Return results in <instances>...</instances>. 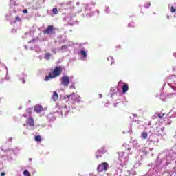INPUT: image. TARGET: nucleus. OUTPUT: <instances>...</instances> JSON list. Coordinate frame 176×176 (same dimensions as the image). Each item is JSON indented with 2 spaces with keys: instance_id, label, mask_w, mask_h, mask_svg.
<instances>
[{
  "instance_id": "obj_28",
  "label": "nucleus",
  "mask_w": 176,
  "mask_h": 176,
  "mask_svg": "<svg viewBox=\"0 0 176 176\" xmlns=\"http://www.w3.org/2000/svg\"><path fill=\"white\" fill-rule=\"evenodd\" d=\"M129 27H130V23L129 24Z\"/></svg>"
},
{
  "instance_id": "obj_8",
  "label": "nucleus",
  "mask_w": 176,
  "mask_h": 176,
  "mask_svg": "<svg viewBox=\"0 0 176 176\" xmlns=\"http://www.w3.org/2000/svg\"><path fill=\"white\" fill-rule=\"evenodd\" d=\"M52 98L53 101H57V100H58V94H57L56 91H54Z\"/></svg>"
},
{
  "instance_id": "obj_6",
  "label": "nucleus",
  "mask_w": 176,
  "mask_h": 176,
  "mask_svg": "<svg viewBox=\"0 0 176 176\" xmlns=\"http://www.w3.org/2000/svg\"><path fill=\"white\" fill-rule=\"evenodd\" d=\"M60 84L65 87H68L69 85V77L68 76H63Z\"/></svg>"
},
{
  "instance_id": "obj_15",
  "label": "nucleus",
  "mask_w": 176,
  "mask_h": 176,
  "mask_svg": "<svg viewBox=\"0 0 176 176\" xmlns=\"http://www.w3.org/2000/svg\"><path fill=\"white\" fill-rule=\"evenodd\" d=\"M165 116H166L165 113H162V114L157 113V118H159L160 119H162V118H164Z\"/></svg>"
},
{
  "instance_id": "obj_19",
  "label": "nucleus",
  "mask_w": 176,
  "mask_h": 176,
  "mask_svg": "<svg viewBox=\"0 0 176 176\" xmlns=\"http://www.w3.org/2000/svg\"><path fill=\"white\" fill-rule=\"evenodd\" d=\"M175 8H174V6H172L171 8H170V12H172V13H175Z\"/></svg>"
},
{
  "instance_id": "obj_24",
  "label": "nucleus",
  "mask_w": 176,
  "mask_h": 176,
  "mask_svg": "<svg viewBox=\"0 0 176 176\" xmlns=\"http://www.w3.org/2000/svg\"><path fill=\"white\" fill-rule=\"evenodd\" d=\"M5 175H6L5 172H2V173H1V176H5Z\"/></svg>"
},
{
  "instance_id": "obj_16",
  "label": "nucleus",
  "mask_w": 176,
  "mask_h": 176,
  "mask_svg": "<svg viewBox=\"0 0 176 176\" xmlns=\"http://www.w3.org/2000/svg\"><path fill=\"white\" fill-rule=\"evenodd\" d=\"M52 13H54V14H58V10H57V8H53Z\"/></svg>"
},
{
  "instance_id": "obj_13",
  "label": "nucleus",
  "mask_w": 176,
  "mask_h": 176,
  "mask_svg": "<svg viewBox=\"0 0 176 176\" xmlns=\"http://www.w3.org/2000/svg\"><path fill=\"white\" fill-rule=\"evenodd\" d=\"M142 137L144 140H146L148 138V133L146 132H142Z\"/></svg>"
},
{
  "instance_id": "obj_20",
  "label": "nucleus",
  "mask_w": 176,
  "mask_h": 176,
  "mask_svg": "<svg viewBox=\"0 0 176 176\" xmlns=\"http://www.w3.org/2000/svg\"><path fill=\"white\" fill-rule=\"evenodd\" d=\"M69 89H76V87H75V84H72V85H70Z\"/></svg>"
},
{
  "instance_id": "obj_17",
  "label": "nucleus",
  "mask_w": 176,
  "mask_h": 176,
  "mask_svg": "<svg viewBox=\"0 0 176 176\" xmlns=\"http://www.w3.org/2000/svg\"><path fill=\"white\" fill-rule=\"evenodd\" d=\"M23 175H25V176H31V175L30 174V172H28V170H24Z\"/></svg>"
},
{
  "instance_id": "obj_21",
  "label": "nucleus",
  "mask_w": 176,
  "mask_h": 176,
  "mask_svg": "<svg viewBox=\"0 0 176 176\" xmlns=\"http://www.w3.org/2000/svg\"><path fill=\"white\" fill-rule=\"evenodd\" d=\"M15 19H16V21H21V19L19 18V16H16L15 17Z\"/></svg>"
},
{
  "instance_id": "obj_9",
  "label": "nucleus",
  "mask_w": 176,
  "mask_h": 176,
  "mask_svg": "<svg viewBox=\"0 0 176 176\" xmlns=\"http://www.w3.org/2000/svg\"><path fill=\"white\" fill-rule=\"evenodd\" d=\"M129 90V85L127 84H124L123 86H122V93H127Z\"/></svg>"
},
{
  "instance_id": "obj_14",
  "label": "nucleus",
  "mask_w": 176,
  "mask_h": 176,
  "mask_svg": "<svg viewBox=\"0 0 176 176\" xmlns=\"http://www.w3.org/2000/svg\"><path fill=\"white\" fill-rule=\"evenodd\" d=\"M26 113L29 116H31V115L32 114V109L30 108V109H26Z\"/></svg>"
},
{
  "instance_id": "obj_2",
  "label": "nucleus",
  "mask_w": 176,
  "mask_h": 176,
  "mask_svg": "<svg viewBox=\"0 0 176 176\" xmlns=\"http://www.w3.org/2000/svg\"><path fill=\"white\" fill-rule=\"evenodd\" d=\"M65 97L66 98H72L73 104L82 102V97L79 95H76L75 92L72 93L70 95H66Z\"/></svg>"
},
{
  "instance_id": "obj_10",
  "label": "nucleus",
  "mask_w": 176,
  "mask_h": 176,
  "mask_svg": "<svg viewBox=\"0 0 176 176\" xmlns=\"http://www.w3.org/2000/svg\"><path fill=\"white\" fill-rule=\"evenodd\" d=\"M81 57H82V58H87V53L85 51V50H81L80 52Z\"/></svg>"
},
{
  "instance_id": "obj_18",
  "label": "nucleus",
  "mask_w": 176,
  "mask_h": 176,
  "mask_svg": "<svg viewBox=\"0 0 176 176\" xmlns=\"http://www.w3.org/2000/svg\"><path fill=\"white\" fill-rule=\"evenodd\" d=\"M151 6V3L150 2H147L144 4V8H149Z\"/></svg>"
},
{
  "instance_id": "obj_1",
  "label": "nucleus",
  "mask_w": 176,
  "mask_h": 176,
  "mask_svg": "<svg viewBox=\"0 0 176 176\" xmlns=\"http://www.w3.org/2000/svg\"><path fill=\"white\" fill-rule=\"evenodd\" d=\"M63 73V67L56 66L52 72H50L48 75L45 76V80L48 82L50 79H54V78H58Z\"/></svg>"
},
{
  "instance_id": "obj_11",
  "label": "nucleus",
  "mask_w": 176,
  "mask_h": 176,
  "mask_svg": "<svg viewBox=\"0 0 176 176\" xmlns=\"http://www.w3.org/2000/svg\"><path fill=\"white\" fill-rule=\"evenodd\" d=\"M50 57H52V54L50 53H45L44 55V58H45V60H50Z\"/></svg>"
},
{
  "instance_id": "obj_5",
  "label": "nucleus",
  "mask_w": 176,
  "mask_h": 176,
  "mask_svg": "<svg viewBox=\"0 0 176 176\" xmlns=\"http://www.w3.org/2000/svg\"><path fill=\"white\" fill-rule=\"evenodd\" d=\"M23 126H28V127H35V120L34 118L29 117L26 120V124H23Z\"/></svg>"
},
{
  "instance_id": "obj_25",
  "label": "nucleus",
  "mask_w": 176,
  "mask_h": 176,
  "mask_svg": "<svg viewBox=\"0 0 176 176\" xmlns=\"http://www.w3.org/2000/svg\"><path fill=\"white\" fill-rule=\"evenodd\" d=\"M23 118H28V116L27 114H23Z\"/></svg>"
},
{
  "instance_id": "obj_27",
  "label": "nucleus",
  "mask_w": 176,
  "mask_h": 176,
  "mask_svg": "<svg viewBox=\"0 0 176 176\" xmlns=\"http://www.w3.org/2000/svg\"><path fill=\"white\" fill-rule=\"evenodd\" d=\"M14 31H15V32H17V30H14Z\"/></svg>"
},
{
  "instance_id": "obj_12",
  "label": "nucleus",
  "mask_w": 176,
  "mask_h": 176,
  "mask_svg": "<svg viewBox=\"0 0 176 176\" xmlns=\"http://www.w3.org/2000/svg\"><path fill=\"white\" fill-rule=\"evenodd\" d=\"M34 140L37 142H41V141H42V138L41 137V135H36L35 136Z\"/></svg>"
},
{
  "instance_id": "obj_3",
  "label": "nucleus",
  "mask_w": 176,
  "mask_h": 176,
  "mask_svg": "<svg viewBox=\"0 0 176 176\" xmlns=\"http://www.w3.org/2000/svg\"><path fill=\"white\" fill-rule=\"evenodd\" d=\"M43 34L45 35H56V28H54V26L50 25L43 30Z\"/></svg>"
},
{
  "instance_id": "obj_7",
  "label": "nucleus",
  "mask_w": 176,
  "mask_h": 176,
  "mask_svg": "<svg viewBox=\"0 0 176 176\" xmlns=\"http://www.w3.org/2000/svg\"><path fill=\"white\" fill-rule=\"evenodd\" d=\"M43 111V107L41 105L37 104L34 107V112L36 113H41Z\"/></svg>"
},
{
  "instance_id": "obj_26",
  "label": "nucleus",
  "mask_w": 176,
  "mask_h": 176,
  "mask_svg": "<svg viewBox=\"0 0 176 176\" xmlns=\"http://www.w3.org/2000/svg\"><path fill=\"white\" fill-rule=\"evenodd\" d=\"M23 83H25V80L24 78H22Z\"/></svg>"
},
{
  "instance_id": "obj_23",
  "label": "nucleus",
  "mask_w": 176,
  "mask_h": 176,
  "mask_svg": "<svg viewBox=\"0 0 176 176\" xmlns=\"http://www.w3.org/2000/svg\"><path fill=\"white\" fill-rule=\"evenodd\" d=\"M23 12V13H25V14L28 13V10H24Z\"/></svg>"
},
{
  "instance_id": "obj_4",
  "label": "nucleus",
  "mask_w": 176,
  "mask_h": 176,
  "mask_svg": "<svg viewBox=\"0 0 176 176\" xmlns=\"http://www.w3.org/2000/svg\"><path fill=\"white\" fill-rule=\"evenodd\" d=\"M109 168V165L107 162H102V164H99L97 167V171L98 173H104L108 170Z\"/></svg>"
},
{
  "instance_id": "obj_29",
  "label": "nucleus",
  "mask_w": 176,
  "mask_h": 176,
  "mask_svg": "<svg viewBox=\"0 0 176 176\" xmlns=\"http://www.w3.org/2000/svg\"><path fill=\"white\" fill-rule=\"evenodd\" d=\"M30 160H32V159H30Z\"/></svg>"
},
{
  "instance_id": "obj_22",
  "label": "nucleus",
  "mask_w": 176,
  "mask_h": 176,
  "mask_svg": "<svg viewBox=\"0 0 176 176\" xmlns=\"http://www.w3.org/2000/svg\"><path fill=\"white\" fill-rule=\"evenodd\" d=\"M96 159H99L100 157H102V155H96Z\"/></svg>"
}]
</instances>
